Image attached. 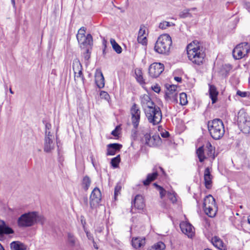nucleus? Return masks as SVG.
Wrapping results in <instances>:
<instances>
[{"mask_svg":"<svg viewBox=\"0 0 250 250\" xmlns=\"http://www.w3.org/2000/svg\"><path fill=\"white\" fill-rule=\"evenodd\" d=\"M153 90L155 92L158 93L160 91V88L159 87H154Z\"/></svg>","mask_w":250,"mask_h":250,"instance_id":"bf43d9fd","label":"nucleus"},{"mask_svg":"<svg viewBox=\"0 0 250 250\" xmlns=\"http://www.w3.org/2000/svg\"><path fill=\"white\" fill-rule=\"evenodd\" d=\"M0 250H4V248L2 247V246L0 243Z\"/></svg>","mask_w":250,"mask_h":250,"instance_id":"680f3d73","label":"nucleus"},{"mask_svg":"<svg viewBox=\"0 0 250 250\" xmlns=\"http://www.w3.org/2000/svg\"><path fill=\"white\" fill-rule=\"evenodd\" d=\"M145 144L150 147H155L161 144L162 141L158 134H154L152 136L147 133L144 135L143 138Z\"/></svg>","mask_w":250,"mask_h":250,"instance_id":"9d476101","label":"nucleus"},{"mask_svg":"<svg viewBox=\"0 0 250 250\" xmlns=\"http://www.w3.org/2000/svg\"><path fill=\"white\" fill-rule=\"evenodd\" d=\"M91 184V180L90 178L85 176L83 177L82 182V186L84 190L86 191L88 190Z\"/></svg>","mask_w":250,"mask_h":250,"instance_id":"7c9ffc66","label":"nucleus"},{"mask_svg":"<svg viewBox=\"0 0 250 250\" xmlns=\"http://www.w3.org/2000/svg\"><path fill=\"white\" fill-rule=\"evenodd\" d=\"M250 50V47L247 42L240 43L233 49V57L235 60H239L247 55Z\"/></svg>","mask_w":250,"mask_h":250,"instance_id":"6e6552de","label":"nucleus"},{"mask_svg":"<svg viewBox=\"0 0 250 250\" xmlns=\"http://www.w3.org/2000/svg\"><path fill=\"white\" fill-rule=\"evenodd\" d=\"M168 198L171 201L172 203H175L176 202L177 199L175 196V195L174 193L168 192L167 193Z\"/></svg>","mask_w":250,"mask_h":250,"instance_id":"09e8293b","label":"nucleus"},{"mask_svg":"<svg viewBox=\"0 0 250 250\" xmlns=\"http://www.w3.org/2000/svg\"><path fill=\"white\" fill-rule=\"evenodd\" d=\"M145 244V238L142 237L133 238L132 239V246L135 249H139Z\"/></svg>","mask_w":250,"mask_h":250,"instance_id":"5701e85b","label":"nucleus"},{"mask_svg":"<svg viewBox=\"0 0 250 250\" xmlns=\"http://www.w3.org/2000/svg\"><path fill=\"white\" fill-rule=\"evenodd\" d=\"M172 44L171 38L168 34H163L161 35L157 39L154 50L159 54H166L170 50Z\"/></svg>","mask_w":250,"mask_h":250,"instance_id":"20e7f679","label":"nucleus"},{"mask_svg":"<svg viewBox=\"0 0 250 250\" xmlns=\"http://www.w3.org/2000/svg\"><path fill=\"white\" fill-rule=\"evenodd\" d=\"M237 124L239 128L244 133L250 132V118L244 110H240L238 113Z\"/></svg>","mask_w":250,"mask_h":250,"instance_id":"0eeeda50","label":"nucleus"},{"mask_svg":"<svg viewBox=\"0 0 250 250\" xmlns=\"http://www.w3.org/2000/svg\"><path fill=\"white\" fill-rule=\"evenodd\" d=\"M43 216H38L36 212H29L22 214L18 219L17 224L19 227L32 226L36 222L44 223Z\"/></svg>","mask_w":250,"mask_h":250,"instance_id":"f03ea898","label":"nucleus"},{"mask_svg":"<svg viewBox=\"0 0 250 250\" xmlns=\"http://www.w3.org/2000/svg\"><path fill=\"white\" fill-rule=\"evenodd\" d=\"M14 230L3 220H0V241L5 239V235L13 234Z\"/></svg>","mask_w":250,"mask_h":250,"instance_id":"4468645a","label":"nucleus"},{"mask_svg":"<svg viewBox=\"0 0 250 250\" xmlns=\"http://www.w3.org/2000/svg\"><path fill=\"white\" fill-rule=\"evenodd\" d=\"M180 228L184 234L188 235V237H192L194 234V227L189 223L182 222L180 224Z\"/></svg>","mask_w":250,"mask_h":250,"instance_id":"2eb2a0df","label":"nucleus"},{"mask_svg":"<svg viewBox=\"0 0 250 250\" xmlns=\"http://www.w3.org/2000/svg\"><path fill=\"white\" fill-rule=\"evenodd\" d=\"M211 204L213 205H216L215 201L214 198L211 195H208L204 199L203 207L208 206L209 205H211Z\"/></svg>","mask_w":250,"mask_h":250,"instance_id":"c756f323","label":"nucleus"},{"mask_svg":"<svg viewBox=\"0 0 250 250\" xmlns=\"http://www.w3.org/2000/svg\"><path fill=\"white\" fill-rule=\"evenodd\" d=\"M247 6L248 7H250V3H248L247 4Z\"/></svg>","mask_w":250,"mask_h":250,"instance_id":"69168bd1","label":"nucleus"},{"mask_svg":"<svg viewBox=\"0 0 250 250\" xmlns=\"http://www.w3.org/2000/svg\"><path fill=\"white\" fill-rule=\"evenodd\" d=\"M157 172H154L152 173L148 174L147 176L146 179L144 181L143 183L145 186L148 185L150 182L154 181L157 177Z\"/></svg>","mask_w":250,"mask_h":250,"instance_id":"a878e982","label":"nucleus"},{"mask_svg":"<svg viewBox=\"0 0 250 250\" xmlns=\"http://www.w3.org/2000/svg\"><path fill=\"white\" fill-rule=\"evenodd\" d=\"M57 138H55L54 134H51L49 132L45 135L43 144V150L46 153H51L54 150L56 145L57 144Z\"/></svg>","mask_w":250,"mask_h":250,"instance_id":"1a4fd4ad","label":"nucleus"},{"mask_svg":"<svg viewBox=\"0 0 250 250\" xmlns=\"http://www.w3.org/2000/svg\"><path fill=\"white\" fill-rule=\"evenodd\" d=\"M95 81L97 85L99 88H102L104 87V79L103 74L102 72H100L98 75L96 76Z\"/></svg>","mask_w":250,"mask_h":250,"instance_id":"393cba45","label":"nucleus"},{"mask_svg":"<svg viewBox=\"0 0 250 250\" xmlns=\"http://www.w3.org/2000/svg\"><path fill=\"white\" fill-rule=\"evenodd\" d=\"M121 186L118 184L115 187L114 189V199L116 200L117 199V196L120 194V191L121 190Z\"/></svg>","mask_w":250,"mask_h":250,"instance_id":"c03bdc74","label":"nucleus"},{"mask_svg":"<svg viewBox=\"0 0 250 250\" xmlns=\"http://www.w3.org/2000/svg\"><path fill=\"white\" fill-rule=\"evenodd\" d=\"M206 147L207 148V154L208 156L214 159L215 158V147H213L209 142H207Z\"/></svg>","mask_w":250,"mask_h":250,"instance_id":"bb28decb","label":"nucleus"},{"mask_svg":"<svg viewBox=\"0 0 250 250\" xmlns=\"http://www.w3.org/2000/svg\"><path fill=\"white\" fill-rule=\"evenodd\" d=\"M209 97L212 101V103L214 104L217 102L218 92L216 87L213 85L209 84Z\"/></svg>","mask_w":250,"mask_h":250,"instance_id":"412c9836","label":"nucleus"},{"mask_svg":"<svg viewBox=\"0 0 250 250\" xmlns=\"http://www.w3.org/2000/svg\"><path fill=\"white\" fill-rule=\"evenodd\" d=\"M141 104L144 111L156 105L150 97L146 94L141 97Z\"/></svg>","mask_w":250,"mask_h":250,"instance_id":"dca6fc26","label":"nucleus"},{"mask_svg":"<svg viewBox=\"0 0 250 250\" xmlns=\"http://www.w3.org/2000/svg\"><path fill=\"white\" fill-rule=\"evenodd\" d=\"M45 135H46V133L49 132L51 134H54L53 132L51 131V125L49 123H45Z\"/></svg>","mask_w":250,"mask_h":250,"instance_id":"49530a36","label":"nucleus"},{"mask_svg":"<svg viewBox=\"0 0 250 250\" xmlns=\"http://www.w3.org/2000/svg\"><path fill=\"white\" fill-rule=\"evenodd\" d=\"M188 104L187 95L185 93L182 92L180 94V104L182 105H185Z\"/></svg>","mask_w":250,"mask_h":250,"instance_id":"c9c22d12","label":"nucleus"},{"mask_svg":"<svg viewBox=\"0 0 250 250\" xmlns=\"http://www.w3.org/2000/svg\"><path fill=\"white\" fill-rule=\"evenodd\" d=\"M11 250H25L26 246L19 241H14L10 244Z\"/></svg>","mask_w":250,"mask_h":250,"instance_id":"b1692460","label":"nucleus"},{"mask_svg":"<svg viewBox=\"0 0 250 250\" xmlns=\"http://www.w3.org/2000/svg\"><path fill=\"white\" fill-rule=\"evenodd\" d=\"M81 202L82 204L85 206L86 207H88V198L87 197L84 196L81 199Z\"/></svg>","mask_w":250,"mask_h":250,"instance_id":"3c124183","label":"nucleus"},{"mask_svg":"<svg viewBox=\"0 0 250 250\" xmlns=\"http://www.w3.org/2000/svg\"><path fill=\"white\" fill-rule=\"evenodd\" d=\"M137 41L139 43H141L143 45H146L147 43V39L146 36H138Z\"/></svg>","mask_w":250,"mask_h":250,"instance_id":"37998d69","label":"nucleus"},{"mask_svg":"<svg viewBox=\"0 0 250 250\" xmlns=\"http://www.w3.org/2000/svg\"><path fill=\"white\" fill-rule=\"evenodd\" d=\"M86 236L89 240L92 241L93 243H94L93 237L91 233H89L88 232H86Z\"/></svg>","mask_w":250,"mask_h":250,"instance_id":"4d7b16f0","label":"nucleus"},{"mask_svg":"<svg viewBox=\"0 0 250 250\" xmlns=\"http://www.w3.org/2000/svg\"><path fill=\"white\" fill-rule=\"evenodd\" d=\"M208 126L210 136L214 140H219L224 136L225 128L221 119H215L208 121Z\"/></svg>","mask_w":250,"mask_h":250,"instance_id":"7ed1b4c3","label":"nucleus"},{"mask_svg":"<svg viewBox=\"0 0 250 250\" xmlns=\"http://www.w3.org/2000/svg\"><path fill=\"white\" fill-rule=\"evenodd\" d=\"M93 246L95 248V249H98V247L97 245L96 244L95 242H94V243H93Z\"/></svg>","mask_w":250,"mask_h":250,"instance_id":"052dcab7","label":"nucleus"},{"mask_svg":"<svg viewBox=\"0 0 250 250\" xmlns=\"http://www.w3.org/2000/svg\"><path fill=\"white\" fill-rule=\"evenodd\" d=\"M160 190V194L161 198H162L166 194V191L161 187L157 185L156 184H154Z\"/></svg>","mask_w":250,"mask_h":250,"instance_id":"de8ad7c7","label":"nucleus"},{"mask_svg":"<svg viewBox=\"0 0 250 250\" xmlns=\"http://www.w3.org/2000/svg\"><path fill=\"white\" fill-rule=\"evenodd\" d=\"M164 70V65L160 62L151 64L148 69V73L153 78L158 77Z\"/></svg>","mask_w":250,"mask_h":250,"instance_id":"ddd939ff","label":"nucleus"},{"mask_svg":"<svg viewBox=\"0 0 250 250\" xmlns=\"http://www.w3.org/2000/svg\"><path fill=\"white\" fill-rule=\"evenodd\" d=\"M135 74L137 81L141 84L145 83V80L143 77V73L140 69H136L135 70Z\"/></svg>","mask_w":250,"mask_h":250,"instance_id":"cd10ccee","label":"nucleus"},{"mask_svg":"<svg viewBox=\"0 0 250 250\" xmlns=\"http://www.w3.org/2000/svg\"><path fill=\"white\" fill-rule=\"evenodd\" d=\"M86 28L82 27L77 34V39L81 49L92 48L93 45V38L91 34L85 35Z\"/></svg>","mask_w":250,"mask_h":250,"instance_id":"423d86ee","label":"nucleus"},{"mask_svg":"<svg viewBox=\"0 0 250 250\" xmlns=\"http://www.w3.org/2000/svg\"><path fill=\"white\" fill-rule=\"evenodd\" d=\"M146 34V27L144 26H141L138 33V36L139 37L145 36Z\"/></svg>","mask_w":250,"mask_h":250,"instance_id":"8fccbe9b","label":"nucleus"},{"mask_svg":"<svg viewBox=\"0 0 250 250\" xmlns=\"http://www.w3.org/2000/svg\"><path fill=\"white\" fill-rule=\"evenodd\" d=\"M161 135L162 137L166 138L169 136V133L168 132L165 130L164 131L161 133Z\"/></svg>","mask_w":250,"mask_h":250,"instance_id":"864d4df0","label":"nucleus"},{"mask_svg":"<svg viewBox=\"0 0 250 250\" xmlns=\"http://www.w3.org/2000/svg\"><path fill=\"white\" fill-rule=\"evenodd\" d=\"M165 248V244L162 242H159L151 247L150 248L148 249L147 250H163Z\"/></svg>","mask_w":250,"mask_h":250,"instance_id":"f704fd0d","label":"nucleus"},{"mask_svg":"<svg viewBox=\"0 0 250 250\" xmlns=\"http://www.w3.org/2000/svg\"><path fill=\"white\" fill-rule=\"evenodd\" d=\"M11 2L13 4V6H15V0H11Z\"/></svg>","mask_w":250,"mask_h":250,"instance_id":"e2e57ef3","label":"nucleus"},{"mask_svg":"<svg viewBox=\"0 0 250 250\" xmlns=\"http://www.w3.org/2000/svg\"><path fill=\"white\" fill-rule=\"evenodd\" d=\"M133 204L134 207L138 209H143L145 207V203L143 196L141 195H137L132 202V205Z\"/></svg>","mask_w":250,"mask_h":250,"instance_id":"6ab92c4d","label":"nucleus"},{"mask_svg":"<svg viewBox=\"0 0 250 250\" xmlns=\"http://www.w3.org/2000/svg\"><path fill=\"white\" fill-rule=\"evenodd\" d=\"M204 211L206 214L210 217H213L215 216L216 212V205H209V206L203 207Z\"/></svg>","mask_w":250,"mask_h":250,"instance_id":"4be33fe9","label":"nucleus"},{"mask_svg":"<svg viewBox=\"0 0 250 250\" xmlns=\"http://www.w3.org/2000/svg\"><path fill=\"white\" fill-rule=\"evenodd\" d=\"M141 110L136 104H134L130 109L132 124L135 129L139 126L141 117Z\"/></svg>","mask_w":250,"mask_h":250,"instance_id":"9b49d317","label":"nucleus"},{"mask_svg":"<svg viewBox=\"0 0 250 250\" xmlns=\"http://www.w3.org/2000/svg\"><path fill=\"white\" fill-rule=\"evenodd\" d=\"M119 126H116V128L112 131L111 134L115 137H117L118 136V129Z\"/></svg>","mask_w":250,"mask_h":250,"instance_id":"603ef678","label":"nucleus"},{"mask_svg":"<svg viewBox=\"0 0 250 250\" xmlns=\"http://www.w3.org/2000/svg\"><path fill=\"white\" fill-rule=\"evenodd\" d=\"M101 198L102 195L100 189L98 188H94L90 196V206L92 209L99 206Z\"/></svg>","mask_w":250,"mask_h":250,"instance_id":"f8f14e48","label":"nucleus"},{"mask_svg":"<svg viewBox=\"0 0 250 250\" xmlns=\"http://www.w3.org/2000/svg\"><path fill=\"white\" fill-rule=\"evenodd\" d=\"M212 244L219 250H226V246L224 245L222 240L217 236L213 237L211 239Z\"/></svg>","mask_w":250,"mask_h":250,"instance_id":"aec40b11","label":"nucleus"},{"mask_svg":"<svg viewBox=\"0 0 250 250\" xmlns=\"http://www.w3.org/2000/svg\"><path fill=\"white\" fill-rule=\"evenodd\" d=\"M212 178V177L210 174V168L207 167L205 170L204 175L205 186L207 189H210L211 188Z\"/></svg>","mask_w":250,"mask_h":250,"instance_id":"f3484780","label":"nucleus"},{"mask_svg":"<svg viewBox=\"0 0 250 250\" xmlns=\"http://www.w3.org/2000/svg\"><path fill=\"white\" fill-rule=\"evenodd\" d=\"M177 86L175 85H170L167 88V92L166 93H170L171 94L177 93L176 91Z\"/></svg>","mask_w":250,"mask_h":250,"instance_id":"a18cd8bd","label":"nucleus"},{"mask_svg":"<svg viewBox=\"0 0 250 250\" xmlns=\"http://www.w3.org/2000/svg\"><path fill=\"white\" fill-rule=\"evenodd\" d=\"M122 146L119 144H110L107 146V155H114L122 148Z\"/></svg>","mask_w":250,"mask_h":250,"instance_id":"a211bd4d","label":"nucleus"},{"mask_svg":"<svg viewBox=\"0 0 250 250\" xmlns=\"http://www.w3.org/2000/svg\"><path fill=\"white\" fill-rule=\"evenodd\" d=\"M120 155H118L116 157L112 158L111 160V165L114 168H116L118 167L119 164L120 162Z\"/></svg>","mask_w":250,"mask_h":250,"instance_id":"e433bc0d","label":"nucleus"},{"mask_svg":"<svg viewBox=\"0 0 250 250\" xmlns=\"http://www.w3.org/2000/svg\"><path fill=\"white\" fill-rule=\"evenodd\" d=\"M83 49H84V51L83 53V56L85 60L87 61L90 58V54H91L90 50L91 49V48H84Z\"/></svg>","mask_w":250,"mask_h":250,"instance_id":"4c0bfd02","label":"nucleus"},{"mask_svg":"<svg viewBox=\"0 0 250 250\" xmlns=\"http://www.w3.org/2000/svg\"><path fill=\"white\" fill-rule=\"evenodd\" d=\"M72 67L74 73H76V72L78 71L83 70L82 65L78 59H75L73 61Z\"/></svg>","mask_w":250,"mask_h":250,"instance_id":"2f4dec72","label":"nucleus"},{"mask_svg":"<svg viewBox=\"0 0 250 250\" xmlns=\"http://www.w3.org/2000/svg\"><path fill=\"white\" fill-rule=\"evenodd\" d=\"M68 241L71 245H74L76 242V239L73 234L71 233L67 234Z\"/></svg>","mask_w":250,"mask_h":250,"instance_id":"ea45409f","label":"nucleus"},{"mask_svg":"<svg viewBox=\"0 0 250 250\" xmlns=\"http://www.w3.org/2000/svg\"><path fill=\"white\" fill-rule=\"evenodd\" d=\"M248 223L250 224V215L248 217Z\"/></svg>","mask_w":250,"mask_h":250,"instance_id":"0e129e2a","label":"nucleus"},{"mask_svg":"<svg viewBox=\"0 0 250 250\" xmlns=\"http://www.w3.org/2000/svg\"><path fill=\"white\" fill-rule=\"evenodd\" d=\"M101 96L104 97L105 99H107L109 97V94L105 91H102L101 92Z\"/></svg>","mask_w":250,"mask_h":250,"instance_id":"6e6d98bb","label":"nucleus"},{"mask_svg":"<svg viewBox=\"0 0 250 250\" xmlns=\"http://www.w3.org/2000/svg\"><path fill=\"white\" fill-rule=\"evenodd\" d=\"M110 43L112 45V48L118 54H120L122 51L121 47L116 42L115 40L113 39H110Z\"/></svg>","mask_w":250,"mask_h":250,"instance_id":"473e14b6","label":"nucleus"},{"mask_svg":"<svg viewBox=\"0 0 250 250\" xmlns=\"http://www.w3.org/2000/svg\"><path fill=\"white\" fill-rule=\"evenodd\" d=\"M177 95V92L173 94H171L170 93H166V98L167 99V100H170L172 102L176 103H177L178 102Z\"/></svg>","mask_w":250,"mask_h":250,"instance_id":"72a5a7b5","label":"nucleus"},{"mask_svg":"<svg viewBox=\"0 0 250 250\" xmlns=\"http://www.w3.org/2000/svg\"><path fill=\"white\" fill-rule=\"evenodd\" d=\"M189 10L188 9H185L183 10V11L181 12L179 16L182 18H185L188 17H190V14L189 12Z\"/></svg>","mask_w":250,"mask_h":250,"instance_id":"a19ab883","label":"nucleus"},{"mask_svg":"<svg viewBox=\"0 0 250 250\" xmlns=\"http://www.w3.org/2000/svg\"><path fill=\"white\" fill-rule=\"evenodd\" d=\"M15 210L16 211L17 210V209H15ZM12 211H14V209L12 210Z\"/></svg>","mask_w":250,"mask_h":250,"instance_id":"774afa93","label":"nucleus"},{"mask_svg":"<svg viewBox=\"0 0 250 250\" xmlns=\"http://www.w3.org/2000/svg\"><path fill=\"white\" fill-rule=\"evenodd\" d=\"M75 74V80H78L79 78L81 79L83 83H84V77L82 73V70L78 71L77 72H76V73H74Z\"/></svg>","mask_w":250,"mask_h":250,"instance_id":"58836bf2","label":"nucleus"},{"mask_svg":"<svg viewBox=\"0 0 250 250\" xmlns=\"http://www.w3.org/2000/svg\"><path fill=\"white\" fill-rule=\"evenodd\" d=\"M188 59L192 63L200 65L203 64L206 57L205 48L197 41H194L187 47Z\"/></svg>","mask_w":250,"mask_h":250,"instance_id":"f257e3e1","label":"nucleus"},{"mask_svg":"<svg viewBox=\"0 0 250 250\" xmlns=\"http://www.w3.org/2000/svg\"><path fill=\"white\" fill-rule=\"evenodd\" d=\"M174 80L179 83H180L182 81V78L179 77H175Z\"/></svg>","mask_w":250,"mask_h":250,"instance_id":"13d9d810","label":"nucleus"},{"mask_svg":"<svg viewBox=\"0 0 250 250\" xmlns=\"http://www.w3.org/2000/svg\"><path fill=\"white\" fill-rule=\"evenodd\" d=\"M170 26L171 24L169 22L163 21L159 24V27L162 29H165L167 27Z\"/></svg>","mask_w":250,"mask_h":250,"instance_id":"79ce46f5","label":"nucleus"},{"mask_svg":"<svg viewBox=\"0 0 250 250\" xmlns=\"http://www.w3.org/2000/svg\"><path fill=\"white\" fill-rule=\"evenodd\" d=\"M196 154L200 162H203L206 159L204 155V149L203 146L199 147L197 149Z\"/></svg>","mask_w":250,"mask_h":250,"instance_id":"c85d7f7f","label":"nucleus"},{"mask_svg":"<svg viewBox=\"0 0 250 250\" xmlns=\"http://www.w3.org/2000/svg\"><path fill=\"white\" fill-rule=\"evenodd\" d=\"M10 92L11 93L13 94V92L12 91V90H11V89H10Z\"/></svg>","mask_w":250,"mask_h":250,"instance_id":"338daca9","label":"nucleus"},{"mask_svg":"<svg viewBox=\"0 0 250 250\" xmlns=\"http://www.w3.org/2000/svg\"><path fill=\"white\" fill-rule=\"evenodd\" d=\"M144 112L149 123L153 125H156L161 122L162 113L160 108L158 106L155 105L146 109Z\"/></svg>","mask_w":250,"mask_h":250,"instance_id":"39448f33","label":"nucleus"},{"mask_svg":"<svg viewBox=\"0 0 250 250\" xmlns=\"http://www.w3.org/2000/svg\"><path fill=\"white\" fill-rule=\"evenodd\" d=\"M237 94L241 97H245L247 96V93L246 92H242L240 90L237 91Z\"/></svg>","mask_w":250,"mask_h":250,"instance_id":"5fc2aeb1","label":"nucleus"}]
</instances>
